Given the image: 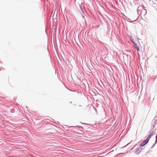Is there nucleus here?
<instances>
[{
	"label": "nucleus",
	"instance_id": "obj_4",
	"mask_svg": "<svg viewBox=\"0 0 157 157\" xmlns=\"http://www.w3.org/2000/svg\"><path fill=\"white\" fill-rule=\"evenodd\" d=\"M155 138H156L155 143H156L157 142V135H156V136H155Z\"/></svg>",
	"mask_w": 157,
	"mask_h": 157
},
{
	"label": "nucleus",
	"instance_id": "obj_6",
	"mask_svg": "<svg viewBox=\"0 0 157 157\" xmlns=\"http://www.w3.org/2000/svg\"><path fill=\"white\" fill-rule=\"evenodd\" d=\"M140 6H139V8H138V9H139L140 7Z\"/></svg>",
	"mask_w": 157,
	"mask_h": 157
},
{
	"label": "nucleus",
	"instance_id": "obj_2",
	"mask_svg": "<svg viewBox=\"0 0 157 157\" xmlns=\"http://www.w3.org/2000/svg\"><path fill=\"white\" fill-rule=\"evenodd\" d=\"M140 151L139 149H137L136 151L135 152V153L137 154H138L139 153H140Z\"/></svg>",
	"mask_w": 157,
	"mask_h": 157
},
{
	"label": "nucleus",
	"instance_id": "obj_5",
	"mask_svg": "<svg viewBox=\"0 0 157 157\" xmlns=\"http://www.w3.org/2000/svg\"><path fill=\"white\" fill-rule=\"evenodd\" d=\"M136 48L137 49V50H138V51H139V48H138L137 46H136Z\"/></svg>",
	"mask_w": 157,
	"mask_h": 157
},
{
	"label": "nucleus",
	"instance_id": "obj_3",
	"mask_svg": "<svg viewBox=\"0 0 157 157\" xmlns=\"http://www.w3.org/2000/svg\"><path fill=\"white\" fill-rule=\"evenodd\" d=\"M141 7V8H143V10H144L145 11V14H146V13H147V10H146L145 9H144V7H143V6H142Z\"/></svg>",
	"mask_w": 157,
	"mask_h": 157
},
{
	"label": "nucleus",
	"instance_id": "obj_1",
	"mask_svg": "<svg viewBox=\"0 0 157 157\" xmlns=\"http://www.w3.org/2000/svg\"><path fill=\"white\" fill-rule=\"evenodd\" d=\"M149 140L148 138H147L140 145V146L141 147L144 146L146 144H147Z\"/></svg>",
	"mask_w": 157,
	"mask_h": 157
}]
</instances>
